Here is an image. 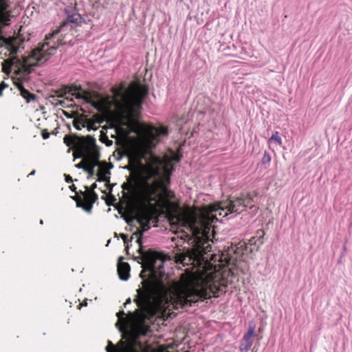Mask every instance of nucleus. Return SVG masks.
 I'll use <instances>...</instances> for the list:
<instances>
[{"label":"nucleus","instance_id":"27","mask_svg":"<svg viewBox=\"0 0 352 352\" xmlns=\"http://www.w3.org/2000/svg\"><path fill=\"white\" fill-rule=\"evenodd\" d=\"M8 87V85L6 84L4 82H2L0 84V96L2 95L3 90Z\"/></svg>","mask_w":352,"mask_h":352},{"label":"nucleus","instance_id":"17","mask_svg":"<svg viewBox=\"0 0 352 352\" xmlns=\"http://www.w3.org/2000/svg\"><path fill=\"white\" fill-rule=\"evenodd\" d=\"M87 162V166L89 168H92L94 170L96 166H99L102 165V162H100L99 160H85Z\"/></svg>","mask_w":352,"mask_h":352},{"label":"nucleus","instance_id":"37","mask_svg":"<svg viewBox=\"0 0 352 352\" xmlns=\"http://www.w3.org/2000/svg\"><path fill=\"white\" fill-rule=\"evenodd\" d=\"M267 160L270 161V157L269 155H267Z\"/></svg>","mask_w":352,"mask_h":352},{"label":"nucleus","instance_id":"1","mask_svg":"<svg viewBox=\"0 0 352 352\" xmlns=\"http://www.w3.org/2000/svg\"><path fill=\"white\" fill-rule=\"evenodd\" d=\"M255 195L241 194L239 197L229 199L204 206L199 214L186 210L182 211L169 218L172 226H176L184 232L180 241L187 240L190 247L179 248V243L173 250L176 263L183 266L192 265L202 268L199 272L203 291L207 296L206 299L212 296L225 292L228 283V277L235 274L234 267L237 266L239 257L245 251L252 252L249 245L263 243L262 238L265 235L263 230L256 232V236L249 240L248 244L240 243L238 246H231L221 254L210 253V236L213 232L211 224L217 220V215L227 217L229 214L235 215L245 211L247 208H254Z\"/></svg>","mask_w":352,"mask_h":352},{"label":"nucleus","instance_id":"9","mask_svg":"<svg viewBox=\"0 0 352 352\" xmlns=\"http://www.w3.org/2000/svg\"><path fill=\"white\" fill-rule=\"evenodd\" d=\"M151 217L147 212H141L135 217V219L137 222L140 225L141 229H138L131 236L130 240H128L127 235L125 234H121L120 236L124 241V244L126 245V249L129 248V242H131L132 239L134 236H136L138 239L140 236H142L143 233L147 231L149 228V223L151 221Z\"/></svg>","mask_w":352,"mask_h":352},{"label":"nucleus","instance_id":"19","mask_svg":"<svg viewBox=\"0 0 352 352\" xmlns=\"http://www.w3.org/2000/svg\"><path fill=\"white\" fill-rule=\"evenodd\" d=\"M270 140H273V141L276 142L278 145H280L282 144L281 138L279 135L278 132H277V131H275L272 134V135L270 138Z\"/></svg>","mask_w":352,"mask_h":352},{"label":"nucleus","instance_id":"24","mask_svg":"<svg viewBox=\"0 0 352 352\" xmlns=\"http://www.w3.org/2000/svg\"><path fill=\"white\" fill-rule=\"evenodd\" d=\"M85 171L88 173V178L92 177L94 175V170L92 169V168H89L87 166L86 168H85Z\"/></svg>","mask_w":352,"mask_h":352},{"label":"nucleus","instance_id":"14","mask_svg":"<svg viewBox=\"0 0 352 352\" xmlns=\"http://www.w3.org/2000/svg\"><path fill=\"white\" fill-rule=\"evenodd\" d=\"M16 85L20 91L21 96L26 100L27 102L34 101L36 99L35 94L30 93L28 90L25 89L22 83L18 82L16 83Z\"/></svg>","mask_w":352,"mask_h":352},{"label":"nucleus","instance_id":"5","mask_svg":"<svg viewBox=\"0 0 352 352\" xmlns=\"http://www.w3.org/2000/svg\"><path fill=\"white\" fill-rule=\"evenodd\" d=\"M173 170L172 159L151 156V162L144 170V185L149 196L155 195L159 188H166Z\"/></svg>","mask_w":352,"mask_h":352},{"label":"nucleus","instance_id":"22","mask_svg":"<svg viewBox=\"0 0 352 352\" xmlns=\"http://www.w3.org/2000/svg\"><path fill=\"white\" fill-rule=\"evenodd\" d=\"M107 162H102V165L100 167H102V175H107V174H110L109 171L107 169Z\"/></svg>","mask_w":352,"mask_h":352},{"label":"nucleus","instance_id":"3","mask_svg":"<svg viewBox=\"0 0 352 352\" xmlns=\"http://www.w3.org/2000/svg\"><path fill=\"white\" fill-rule=\"evenodd\" d=\"M63 30L60 28L53 31L52 33L47 34L45 41L34 49L30 55L26 57H19L13 55L10 58L5 60L3 63V70L6 73L12 72L20 76H25L30 74L32 67L41 65L45 63L54 54L55 50L60 45H64L67 41L63 36ZM5 55L7 52L11 54L16 53H10L6 50Z\"/></svg>","mask_w":352,"mask_h":352},{"label":"nucleus","instance_id":"18","mask_svg":"<svg viewBox=\"0 0 352 352\" xmlns=\"http://www.w3.org/2000/svg\"><path fill=\"white\" fill-rule=\"evenodd\" d=\"M98 176V182H109V177H107L106 175H102V167L98 168V171L97 173Z\"/></svg>","mask_w":352,"mask_h":352},{"label":"nucleus","instance_id":"10","mask_svg":"<svg viewBox=\"0 0 352 352\" xmlns=\"http://www.w3.org/2000/svg\"><path fill=\"white\" fill-rule=\"evenodd\" d=\"M81 89L80 86L72 85L64 87L61 90V94L58 96L63 97L67 94H71L72 96H75L76 99H82L87 103H93V94L85 90H82V92H79Z\"/></svg>","mask_w":352,"mask_h":352},{"label":"nucleus","instance_id":"29","mask_svg":"<svg viewBox=\"0 0 352 352\" xmlns=\"http://www.w3.org/2000/svg\"><path fill=\"white\" fill-rule=\"evenodd\" d=\"M142 158H143V153H140L139 155V157H138V163H141V160H142Z\"/></svg>","mask_w":352,"mask_h":352},{"label":"nucleus","instance_id":"12","mask_svg":"<svg viewBox=\"0 0 352 352\" xmlns=\"http://www.w3.org/2000/svg\"><path fill=\"white\" fill-rule=\"evenodd\" d=\"M254 336V327H250L248 331L245 333L243 341L240 345V350L247 352L252 345V338Z\"/></svg>","mask_w":352,"mask_h":352},{"label":"nucleus","instance_id":"21","mask_svg":"<svg viewBox=\"0 0 352 352\" xmlns=\"http://www.w3.org/2000/svg\"><path fill=\"white\" fill-rule=\"evenodd\" d=\"M88 197H89V199L91 202L90 204H91L93 203H94L98 199V195L94 191L90 192L89 194L88 195Z\"/></svg>","mask_w":352,"mask_h":352},{"label":"nucleus","instance_id":"8","mask_svg":"<svg viewBox=\"0 0 352 352\" xmlns=\"http://www.w3.org/2000/svg\"><path fill=\"white\" fill-rule=\"evenodd\" d=\"M78 142L80 144L78 153L85 160H99L100 154L94 138L87 135L85 140H80Z\"/></svg>","mask_w":352,"mask_h":352},{"label":"nucleus","instance_id":"13","mask_svg":"<svg viewBox=\"0 0 352 352\" xmlns=\"http://www.w3.org/2000/svg\"><path fill=\"white\" fill-rule=\"evenodd\" d=\"M130 266L127 263L119 262L118 263V273L119 278L122 280H127L129 278Z\"/></svg>","mask_w":352,"mask_h":352},{"label":"nucleus","instance_id":"31","mask_svg":"<svg viewBox=\"0 0 352 352\" xmlns=\"http://www.w3.org/2000/svg\"><path fill=\"white\" fill-rule=\"evenodd\" d=\"M97 188V184L96 183L93 184L91 186V190H93L94 189L96 188Z\"/></svg>","mask_w":352,"mask_h":352},{"label":"nucleus","instance_id":"11","mask_svg":"<svg viewBox=\"0 0 352 352\" xmlns=\"http://www.w3.org/2000/svg\"><path fill=\"white\" fill-rule=\"evenodd\" d=\"M66 12L67 13V19L63 21L60 25V30H63L64 29L70 25V28H72V24L78 25L79 24L82 18L81 17L80 14L77 12H73L72 14H69L68 13V10H66Z\"/></svg>","mask_w":352,"mask_h":352},{"label":"nucleus","instance_id":"6","mask_svg":"<svg viewBox=\"0 0 352 352\" xmlns=\"http://www.w3.org/2000/svg\"><path fill=\"white\" fill-rule=\"evenodd\" d=\"M7 8L8 0H0V47H4L11 54L16 53L19 47L16 45V38H6L2 34V28L8 25L10 21V14L6 11Z\"/></svg>","mask_w":352,"mask_h":352},{"label":"nucleus","instance_id":"7","mask_svg":"<svg viewBox=\"0 0 352 352\" xmlns=\"http://www.w3.org/2000/svg\"><path fill=\"white\" fill-rule=\"evenodd\" d=\"M167 134L168 129L166 127L146 126L141 139V145L144 152H147L148 150L155 147L160 140V137Z\"/></svg>","mask_w":352,"mask_h":352},{"label":"nucleus","instance_id":"34","mask_svg":"<svg viewBox=\"0 0 352 352\" xmlns=\"http://www.w3.org/2000/svg\"><path fill=\"white\" fill-rule=\"evenodd\" d=\"M35 174V170H32L28 176L34 175Z\"/></svg>","mask_w":352,"mask_h":352},{"label":"nucleus","instance_id":"16","mask_svg":"<svg viewBox=\"0 0 352 352\" xmlns=\"http://www.w3.org/2000/svg\"><path fill=\"white\" fill-rule=\"evenodd\" d=\"M117 316L118 318V321L116 323V325H125L128 323V321L125 317V313L124 311H120L117 313Z\"/></svg>","mask_w":352,"mask_h":352},{"label":"nucleus","instance_id":"32","mask_svg":"<svg viewBox=\"0 0 352 352\" xmlns=\"http://www.w3.org/2000/svg\"><path fill=\"white\" fill-rule=\"evenodd\" d=\"M131 298H128V299L126 300V302H124V307H126V305L127 304L131 303Z\"/></svg>","mask_w":352,"mask_h":352},{"label":"nucleus","instance_id":"36","mask_svg":"<svg viewBox=\"0 0 352 352\" xmlns=\"http://www.w3.org/2000/svg\"><path fill=\"white\" fill-rule=\"evenodd\" d=\"M95 107L98 108V104H93Z\"/></svg>","mask_w":352,"mask_h":352},{"label":"nucleus","instance_id":"33","mask_svg":"<svg viewBox=\"0 0 352 352\" xmlns=\"http://www.w3.org/2000/svg\"><path fill=\"white\" fill-rule=\"evenodd\" d=\"M69 188H70L72 190H74H74H76V186H75L74 184H72V186H69Z\"/></svg>","mask_w":352,"mask_h":352},{"label":"nucleus","instance_id":"39","mask_svg":"<svg viewBox=\"0 0 352 352\" xmlns=\"http://www.w3.org/2000/svg\"><path fill=\"white\" fill-rule=\"evenodd\" d=\"M175 239H175V237H173V238L172 239V241H175Z\"/></svg>","mask_w":352,"mask_h":352},{"label":"nucleus","instance_id":"25","mask_svg":"<svg viewBox=\"0 0 352 352\" xmlns=\"http://www.w3.org/2000/svg\"><path fill=\"white\" fill-rule=\"evenodd\" d=\"M87 166H87V164H85V160L80 162V163L76 165V168L83 169L84 171L85 168H86Z\"/></svg>","mask_w":352,"mask_h":352},{"label":"nucleus","instance_id":"38","mask_svg":"<svg viewBox=\"0 0 352 352\" xmlns=\"http://www.w3.org/2000/svg\"><path fill=\"white\" fill-rule=\"evenodd\" d=\"M40 223H41V224H43V220H41V221H40Z\"/></svg>","mask_w":352,"mask_h":352},{"label":"nucleus","instance_id":"4","mask_svg":"<svg viewBox=\"0 0 352 352\" xmlns=\"http://www.w3.org/2000/svg\"><path fill=\"white\" fill-rule=\"evenodd\" d=\"M111 92L120 124L128 125L138 117L147 95V89L138 81H133L128 85L122 82L118 87H112Z\"/></svg>","mask_w":352,"mask_h":352},{"label":"nucleus","instance_id":"26","mask_svg":"<svg viewBox=\"0 0 352 352\" xmlns=\"http://www.w3.org/2000/svg\"><path fill=\"white\" fill-rule=\"evenodd\" d=\"M122 186L124 190H131L132 189V185L129 183H124Z\"/></svg>","mask_w":352,"mask_h":352},{"label":"nucleus","instance_id":"15","mask_svg":"<svg viewBox=\"0 0 352 352\" xmlns=\"http://www.w3.org/2000/svg\"><path fill=\"white\" fill-rule=\"evenodd\" d=\"M86 139V137H74V138H72V137H69V136H67V135H65L64 137V142L67 145V146H74L76 151L78 152L79 150H80V144H78V140H85Z\"/></svg>","mask_w":352,"mask_h":352},{"label":"nucleus","instance_id":"20","mask_svg":"<svg viewBox=\"0 0 352 352\" xmlns=\"http://www.w3.org/2000/svg\"><path fill=\"white\" fill-rule=\"evenodd\" d=\"M73 199L76 200L77 206L78 207H82L86 211L89 212L91 210L92 204H90L89 206H82L81 203L79 201V198H77L76 197H74Z\"/></svg>","mask_w":352,"mask_h":352},{"label":"nucleus","instance_id":"2","mask_svg":"<svg viewBox=\"0 0 352 352\" xmlns=\"http://www.w3.org/2000/svg\"><path fill=\"white\" fill-rule=\"evenodd\" d=\"M143 270L140 274L142 279V289H138L135 301L138 307L145 312L166 311L192 307L206 299L207 294L203 291L200 274L195 277H184L179 281H173L168 285L164 283L166 273L164 264L166 258L160 253L148 250L144 251L140 237L136 240ZM140 263V261H138Z\"/></svg>","mask_w":352,"mask_h":352},{"label":"nucleus","instance_id":"23","mask_svg":"<svg viewBox=\"0 0 352 352\" xmlns=\"http://www.w3.org/2000/svg\"><path fill=\"white\" fill-rule=\"evenodd\" d=\"M73 124L74 127L78 130H80L82 127H84V124L78 120H74Z\"/></svg>","mask_w":352,"mask_h":352},{"label":"nucleus","instance_id":"28","mask_svg":"<svg viewBox=\"0 0 352 352\" xmlns=\"http://www.w3.org/2000/svg\"><path fill=\"white\" fill-rule=\"evenodd\" d=\"M42 137L43 139L46 140L50 137V133L45 131L42 132Z\"/></svg>","mask_w":352,"mask_h":352},{"label":"nucleus","instance_id":"35","mask_svg":"<svg viewBox=\"0 0 352 352\" xmlns=\"http://www.w3.org/2000/svg\"><path fill=\"white\" fill-rule=\"evenodd\" d=\"M111 144H112V141L109 140V142H108V143L107 144V145L110 146V145H111Z\"/></svg>","mask_w":352,"mask_h":352},{"label":"nucleus","instance_id":"30","mask_svg":"<svg viewBox=\"0 0 352 352\" xmlns=\"http://www.w3.org/2000/svg\"><path fill=\"white\" fill-rule=\"evenodd\" d=\"M65 180H66L67 182H70L72 181V177L69 175H67L66 178H65Z\"/></svg>","mask_w":352,"mask_h":352}]
</instances>
